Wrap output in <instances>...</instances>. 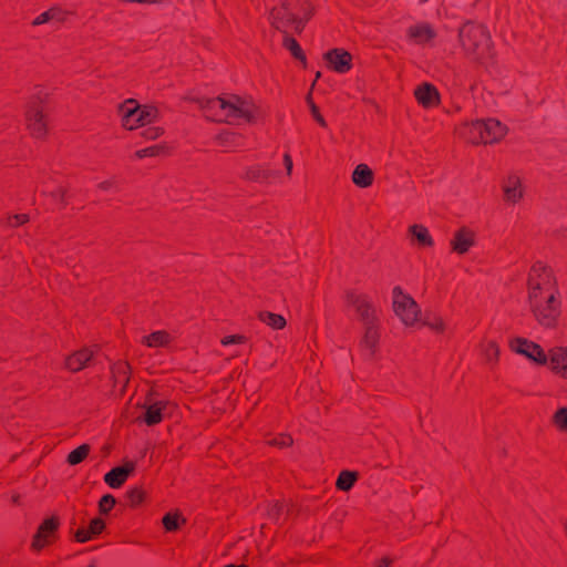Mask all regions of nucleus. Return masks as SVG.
I'll list each match as a JSON object with an SVG mask.
<instances>
[{
	"label": "nucleus",
	"instance_id": "1",
	"mask_svg": "<svg viewBox=\"0 0 567 567\" xmlns=\"http://www.w3.org/2000/svg\"><path fill=\"white\" fill-rule=\"evenodd\" d=\"M527 285L533 316L543 327H554L559 315V303L551 271L542 264L534 265Z\"/></svg>",
	"mask_w": 567,
	"mask_h": 567
},
{
	"label": "nucleus",
	"instance_id": "2",
	"mask_svg": "<svg viewBox=\"0 0 567 567\" xmlns=\"http://www.w3.org/2000/svg\"><path fill=\"white\" fill-rule=\"evenodd\" d=\"M193 101L198 104L206 117L210 120L231 123L238 118L250 122L254 117L252 104L238 95L219 96L216 99L196 97Z\"/></svg>",
	"mask_w": 567,
	"mask_h": 567
},
{
	"label": "nucleus",
	"instance_id": "3",
	"mask_svg": "<svg viewBox=\"0 0 567 567\" xmlns=\"http://www.w3.org/2000/svg\"><path fill=\"white\" fill-rule=\"evenodd\" d=\"M348 302L354 308L362 326V352L367 358L371 357L379 340L377 309L364 296L350 293Z\"/></svg>",
	"mask_w": 567,
	"mask_h": 567
},
{
	"label": "nucleus",
	"instance_id": "4",
	"mask_svg": "<svg viewBox=\"0 0 567 567\" xmlns=\"http://www.w3.org/2000/svg\"><path fill=\"white\" fill-rule=\"evenodd\" d=\"M456 133L474 144H488L498 142L506 134V127L494 118L475 120L465 123Z\"/></svg>",
	"mask_w": 567,
	"mask_h": 567
},
{
	"label": "nucleus",
	"instance_id": "5",
	"mask_svg": "<svg viewBox=\"0 0 567 567\" xmlns=\"http://www.w3.org/2000/svg\"><path fill=\"white\" fill-rule=\"evenodd\" d=\"M272 24L275 28L284 33V45L291 52V54L300 60L301 62H306V56L302 53L297 41L289 37L285 31L287 25H291L296 31H301L303 24L302 21L288 8H284L278 10L276 13L271 14Z\"/></svg>",
	"mask_w": 567,
	"mask_h": 567
},
{
	"label": "nucleus",
	"instance_id": "6",
	"mask_svg": "<svg viewBox=\"0 0 567 567\" xmlns=\"http://www.w3.org/2000/svg\"><path fill=\"white\" fill-rule=\"evenodd\" d=\"M122 123L127 130H134L141 125L153 123L157 118V110L153 106L136 104L134 100H127L120 107Z\"/></svg>",
	"mask_w": 567,
	"mask_h": 567
},
{
	"label": "nucleus",
	"instance_id": "7",
	"mask_svg": "<svg viewBox=\"0 0 567 567\" xmlns=\"http://www.w3.org/2000/svg\"><path fill=\"white\" fill-rule=\"evenodd\" d=\"M393 311L406 327H412L420 318V307L415 300L403 292L400 287H394L392 292Z\"/></svg>",
	"mask_w": 567,
	"mask_h": 567
},
{
	"label": "nucleus",
	"instance_id": "8",
	"mask_svg": "<svg viewBox=\"0 0 567 567\" xmlns=\"http://www.w3.org/2000/svg\"><path fill=\"white\" fill-rule=\"evenodd\" d=\"M462 45L467 51H476L488 47L489 35L484 25L466 23L460 30Z\"/></svg>",
	"mask_w": 567,
	"mask_h": 567
},
{
	"label": "nucleus",
	"instance_id": "9",
	"mask_svg": "<svg viewBox=\"0 0 567 567\" xmlns=\"http://www.w3.org/2000/svg\"><path fill=\"white\" fill-rule=\"evenodd\" d=\"M509 347L516 353L522 354L536 363L546 364L548 361L544 350L538 344L526 339L515 338L511 340Z\"/></svg>",
	"mask_w": 567,
	"mask_h": 567
},
{
	"label": "nucleus",
	"instance_id": "10",
	"mask_svg": "<svg viewBox=\"0 0 567 567\" xmlns=\"http://www.w3.org/2000/svg\"><path fill=\"white\" fill-rule=\"evenodd\" d=\"M502 190L506 203H518L524 196V186L522 178L514 174L508 175L502 182Z\"/></svg>",
	"mask_w": 567,
	"mask_h": 567
},
{
	"label": "nucleus",
	"instance_id": "11",
	"mask_svg": "<svg viewBox=\"0 0 567 567\" xmlns=\"http://www.w3.org/2000/svg\"><path fill=\"white\" fill-rule=\"evenodd\" d=\"M475 233L466 227L457 229L450 241L452 250L456 254H466L475 245Z\"/></svg>",
	"mask_w": 567,
	"mask_h": 567
},
{
	"label": "nucleus",
	"instance_id": "12",
	"mask_svg": "<svg viewBox=\"0 0 567 567\" xmlns=\"http://www.w3.org/2000/svg\"><path fill=\"white\" fill-rule=\"evenodd\" d=\"M414 96L423 107H433L440 103L439 91L427 82L421 83L415 87Z\"/></svg>",
	"mask_w": 567,
	"mask_h": 567
},
{
	"label": "nucleus",
	"instance_id": "13",
	"mask_svg": "<svg viewBox=\"0 0 567 567\" xmlns=\"http://www.w3.org/2000/svg\"><path fill=\"white\" fill-rule=\"evenodd\" d=\"M324 59L336 72L344 73L351 68L352 56L344 50H330L324 54Z\"/></svg>",
	"mask_w": 567,
	"mask_h": 567
},
{
	"label": "nucleus",
	"instance_id": "14",
	"mask_svg": "<svg viewBox=\"0 0 567 567\" xmlns=\"http://www.w3.org/2000/svg\"><path fill=\"white\" fill-rule=\"evenodd\" d=\"M25 120L28 128L35 137H42L45 134V123L41 110L34 104H30L25 111Z\"/></svg>",
	"mask_w": 567,
	"mask_h": 567
},
{
	"label": "nucleus",
	"instance_id": "15",
	"mask_svg": "<svg viewBox=\"0 0 567 567\" xmlns=\"http://www.w3.org/2000/svg\"><path fill=\"white\" fill-rule=\"evenodd\" d=\"M56 527L58 522L54 518L45 519L33 537L32 548L34 550H41L45 545L50 544Z\"/></svg>",
	"mask_w": 567,
	"mask_h": 567
},
{
	"label": "nucleus",
	"instance_id": "16",
	"mask_svg": "<svg viewBox=\"0 0 567 567\" xmlns=\"http://www.w3.org/2000/svg\"><path fill=\"white\" fill-rule=\"evenodd\" d=\"M144 409V421L148 425L157 424L162 421L164 414L166 413L168 409V403L164 401H155V400H148Z\"/></svg>",
	"mask_w": 567,
	"mask_h": 567
},
{
	"label": "nucleus",
	"instance_id": "17",
	"mask_svg": "<svg viewBox=\"0 0 567 567\" xmlns=\"http://www.w3.org/2000/svg\"><path fill=\"white\" fill-rule=\"evenodd\" d=\"M134 471V463H126L125 466L114 467L105 474L104 481L112 488H118Z\"/></svg>",
	"mask_w": 567,
	"mask_h": 567
},
{
	"label": "nucleus",
	"instance_id": "18",
	"mask_svg": "<svg viewBox=\"0 0 567 567\" xmlns=\"http://www.w3.org/2000/svg\"><path fill=\"white\" fill-rule=\"evenodd\" d=\"M547 358H549L551 369L567 378V348H553Z\"/></svg>",
	"mask_w": 567,
	"mask_h": 567
},
{
	"label": "nucleus",
	"instance_id": "19",
	"mask_svg": "<svg viewBox=\"0 0 567 567\" xmlns=\"http://www.w3.org/2000/svg\"><path fill=\"white\" fill-rule=\"evenodd\" d=\"M409 35L420 44L429 43L435 38L436 32L429 23H417L408 30Z\"/></svg>",
	"mask_w": 567,
	"mask_h": 567
},
{
	"label": "nucleus",
	"instance_id": "20",
	"mask_svg": "<svg viewBox=\"0 0 567 567\" xmlns=\"http://www.w3.org/2000/svg\"><path fill=\"white\" fill-rule=\"evenodd\" d=\"M93 352L89 349H82L68 357L65 368L70 371H79L84 368L85 363L92 358Z\"/></svg>",
	"mask_w": 567,
	"mask_h": 567
},
{
	"label": "nucleus",
	"instance_id": "21",
	"mask_svg": "<svg viewBox=\"0 0 567 567\" xmlns=\"http://www.w3.org/2000/svg\"><path fill=\"white\" fill-rule=\"evenodd\" d=\"M353 183L362 188H365L372 184L373 173L365 164H359L352 173Z\"/></svg>",
	"mask_w": 567,
	"mask_h": 567
},
{
	"label": "nucleus",
	"instance_id": "22",
	"mask_svg": "<svg viewBox=\"0 0 567 567\" xmlns=\"http://www.w3.org/2000/svg\"><path fill=\"white\" fill-rule=\"evenodd\" d=\"M171 340V334L163 330L154 331L150 336H145L142 338V342L150 348L168 347Z\"/></svg>",
	"mask_w": 567,
	"mask_h": 567
},
{
	"label": "nucleus",
	"instance_id": "23",
	"mask_svg": "<svg viewBox=\"0 0 567 567\" xmlns=\"http://www.w3.org/2000/svg\"><path fill=\"white\" fill-rule=\"evenodd\" d=\"M258 318L272 329L279 330L286 326V319L282 316L269 311H260Z\"/></svg>",
	"mask_w": 567,
	"mask_h": 567
},
{
	"label": "nucleus",
	"instance_id": "24",
	"mask_svg": "<svg viewBox=\"0 0 567 567\" xmlns=\"http://www.w3.org/2000/svg\"><path fill=\"white\" fill-rule=\"evenodd\" d=\"M275 176H276L275 172H272L268 168H262V167L250 168L246 174V177L248 179L257 181L260 183H270L271 178Z\"/></svg>",
	"mask_w": 567,
	"mask_h": 567
},
{
	"label": "nucleus",
	"instance_id": "25",
	"mask_svg": "<svg viewBox=\"0 0 567 567\" xmlns=\"http://www.w3.org/2000/svg\"><path fill=\"white\" fill-rule=\"evenodd\" d=\"M412 236L422 245L431 246L433 244L432 237L427 228L419 225H413L410 228Z\"/></svg>",
	"mask_w": 567,
	"mask_h": 567
},
{
	"label": "nucleus",
	"instance_id": "26",
	"mask_svg": "<svg viewBox=\"0 0 567 567\" xmlns=\"http://www.w3.org/2000/svg\"><path fill=\"white\" fill-rule=\"evenodd\" d=\"M89 452H90V446L87 444H82L81 446H79L78 449H75L74 451H72L69 454L68 463L70 465H76V464L81 463L86 457Z\"/></svg>",
	"mask_w": 567,
	"mask_h": 567
},
{
	"label": "nucleus",
	"instance_id": "27",
	"mask_svg": "<svg viewBox=\"0 0 567 567\" xmlns=\"http://www.w3.org/2000/svg\"><path fill=\"white\" fill-rule=\"evenodd\" d=\"M357 480V475L353 472L343 471L340 473L337 486L342 491H349Z\"/></svg>",
	"mask_w": 567,
	"mask_h": 567
},
{
	"label": "nucleus",
	"instance_id": "28",
	"mask_svg": "<svg viewBox=\"0 0 567 567\" xmlns=\"http://www.w3.org/2000/svg\"><path fill=\"white\" fill-rule=\"evenodd\" d=\"M482 354L487 362L493 363L497 360L499 354V348L494 341H489L486 344H482Z\"/></svg>",
	"mask_w": 567,
	"mask_h": 567
},
{
	"label": "nucleus",
	"instance_id": "29",
	"mask_svg": "<svg viewBox=\"0 0 567 567\" xmlns=\"http://www.w3.org/2000/svg\"><path fill=\"white\" fill-rule=\"evenodd\" d=\"M60 13V7L53 6L49 10L44 11L40 16H38L33 21L32 25L38 27L44 23H48L50 20H53V13Z\"/></svg>",
	"mask_w": 567,
	"mask_h": 567
},
{
	"label": "nucleus",
	"instance_id": "30",
	"mask_svg": "<svg viewBox=\"0 0 567 567\" xmlns=\"http://www.w3.org/2000/svg\"><path fill=\"white\" fill-rule=\"evenodd\" d=\"M127 371H128V365L126 363L118 364L113 370L116 382H123V384L125 385L128 381Z\"/></svg>",
	"mask_w": 567,
	"mask_h": 567
},
{
	"label": "nucleus",
	"instance_id": "31",
	"mask_svg": "<svg viewBox=\"0 0 567 567\" xmlns=\"http://www.w3.org/2000/svg\"><path fill=\"white\" fill-rule=\"evenodd\" d=\"M554 422L559 429L567 430V408H561L555 413Z\"/></svg>",
	"mask_w": 567,
	"mask_h": 567
},
{
	"label": "nucleus",
	"instance_id": "32",
	"mask_svg": "<svg viewBox=\"0 0 567 567\" xmlns=\"http://www.w3.org/2000/svg\"><path fill=\"white\" fill-rule=\"evenodd\" d=\"M178 515L167 514L163 518V525L167 530H176L178 528Z\"/></svg>",
	"mask_w": 567,
	"mask_h": 567
},
{
	"label": "nucleus",
	"instance_id": "33",
	"mask_svg": "<svg viewBox=\"0 0 567 567\" xmlns=\"http://www.w3.org/2000/svg\"><path fill=\"white\" fill-rule=\"evenodd\" d=\"M424 324L427 326L429 328H431L434 331H442L443 328H444V322L439 317H434V318L427 317L424 320Z\"/></svg>",
	"mask_w": 567,
	"mask_h": 567
},
{
	"label": "nucleus",
	"instance_id": "34",
	"mask_svg": "<svg viewBox=\"0 0 567 567\" xmlns=\"http://www.w3.org/2000/svg\"><path fill=\"white\" fill-rule=\"evenodd\" d=\"M114 504L115 498L112 495L106 494L100 501V511L106 514L113 507Z\"/></svg>",
	"mask_w": 567,
	"mask_h": 567
},
{
	"label": "nucleus",
	"instance_id": "35",
	"mask_svg": "<svg viewBox=\"0 0 567 567\" xmlns=\"http://www.w3.org/2000/svg\"><path fill=\"white\" fill-rule=\"evenodd\" d=\"M128 498L132 505L136 506L144 499V492L140 488H133L128 492Z\"/></svg>",
	"mask_w": 567,
	"mask_h": 567
},
{
	"label": "nucleus",
	"instance_id": "36",
	"mask_svg": "<svg viewBox=\"0 0 567 567\" xmlns=\"http://www.w3.org/2000/svg\"><path fill=\"white\" fill-rule=\"evenodd\" d=\"M104 522L100 518H94L91 520L89 525V533H91V536L100 534L104 529Z\"/></svg>",
	"mask_w": 567,
	"mask_h": 567
},
{
	"label": "nucleus",
	"instance_id": "37",
	"mask_svg": "<svg viewBox=\"0 0 567 567\" xmlns=\"http://www.w3.org/2000/svg\"><path fill=\"white\" fill-rule=\"evenodd\" d=\"M162 128L159 127H148L142 132V135L146 140H155L162 134Z\"/></svg>",
	"mask_w": 567,
	"mask_h": 567
},
{
	"label": "nucleus",
	"instance_id": "38",
	"mask_svg": "<svg viewBox=\"0 0 567 567\" xmlns=\"http://www.w3.org/2000/svg\"><path fill=\"white\" fill-rule=\"evenodd\" d=\"M159 148L157 146L147 147L144 150H140L135 153V156L138 158H143L146 156H155L158 154Z\"/></svg>",
	"mask_w": 567,
	"mask_h": 567
},
{
	"label": "nucleus",
	"instance_id": "39",
	"mask_svg": "<svg viewBox=\"0 0 567 567\" xmlns=\"http://www.w3.org/2000/svg\"><path fill=\"white\" fill-rule=\"evenodd\" d=\"M308 102H309V106H310V111H311V114L312 116L315 117V120L322 126H326V121L324 118L320 115L319 113V110L318 107L316 106L315 103H312L309 99H308Z\"/></svg>",
	"mask_w": 567,
	"mask_h": 567
},
{
	"label": "nucleus",
	"instance_id": "40",
	"mask_svg": "<svg viewBox=\"0 0 567 567\" xmlns=\"http://www.w3.org/2000/svg\"><path fill=\"white\" fill-rule=\"evenodd\" d=\"M116 186V179L115 178H109L101 183H99L97 187L103 192H110L114 189Z\"/></svg>",
	"mask_w": 567,
	"mask_h": 567
},
{
	"label": "nucleus",
	"instance_id": "41",
	"mask_svg": "<svg viewBox=\"0 0 567 567\" xmlns=\"http://www.w3.org/2000/svg\"><path fill=\"white\" fill-rule=\"evenodd\" d=\"M243 342H245V337H243V336H229V337H225L221 340L223 346H230V344L243 343Z\"/></svg>",
	"mask_w": 567,
	"mask_h": 567
},
{
	"label": "nucleus",
	"instance_id": "42",
	"mask_svg": "<svg viewBox=\"0 0 567 567\" xmlns=\"http://www.w3.org/2000/svg\"><path fill=\"white\" fill-rule=\"evenodd\" d=\"M74 537L79 543H85L92 538L91 533H89L87 529H78Z\"/></svg>",
	"mask_w": 567,
	"mask_h": 567
},
{
	"label": "nucleus",
	"instance_id": "43",
	"mask_svg": "<svg viewBox=\"0 0 567 567\" xmlns=\"http://www.w3.org/2000/svg\"><path fill=\"white\" fill-rule=\"evenodd\" d=\"M60 13H56L54 12L53 13V19L58 22V23H64L65 20H66V17L69 16V11L68 10H64L62 8H60Z\"/></svg>",
	"mask_w": 567,
	"mask_h": 567
},
{
	"label": "nucleus",
	"instance_id": "44",
	"mask_svg": "<svg viewBox=\"0 0 567 567\" xmlns=\"http://www.w3.org/2000/svg\"><path fill=\"white\" fill-rule=\"evenodd\" d=\"M11 218H13L16 220V224H11L9 221L10 226H16L17 224H24L29 220V216L25 214H18V215L12 216Z\"/></svg>",
	"mask_w": 567,
	"mask_h": 567
},
{
	"label": "nucleus",
	"instance_id": "45",
	"mask_svg": "<svg viewBox=\"0 0 567 567\" xmlns=\"http://www.w3.org/2000/svg\"><path fill=\"white\" fill-rule=\"evenodd\" d=\"M274 443L280 446H287L292 443V440L290 436L284 435L280 440H276Z\"/></svg>",
	"mask_w": 567,
	"mask_h": 567
},
{
	"label": "nucleus",
	"instance_id": "46",
	"mask_svg": "<svg viewBox=\"0 0 567 567\" xmlns=\"http://www.w3.org/2000/svg\"><path fill=\"white\" fill-rule=\"evenodd\" d=\"M284 163H285V166H286L287 174L290 175L291 171H292V161H291V157L288 154H285Z\"/></svg>",
	"mask_w": 567,
	"mask_h": 567
},
{
	"label": "nucleus",
	"instance_id": "47",
	"mask_svg": "<svg viewBox=\"0 0 567 567\" xmlns=\"http://www.w3.org/2000/svg\"><path fill=\"white\" fill-rule=\"evenodd\" d=\"M391 560L389 558H382L375 567H389Z\"/></svg>",
	"mask_w": 567,
	"mask_h": 567
},
{
	"label": "nucleus",
	"instance_id": "48",
	"mask_svg": "<svg viewBox=\"0 0 567 567\" xmlns=\"http://www.w3.org/2000/svg\"><path fill=\"white\" fill-rule=\"evenodd\" d=\"M64 194V190L62 188L58 189L55 193L52 194L54 198H62Z\"/></svg>",
	"mask_w": 567,
	"mask_h": 567
},
{
	"label": "nucleus",
	"instance_id": "49",
	"mask_svg": "<svg viewBox=\"0 0 567 567\" xmlns=\"http://www.w3.org/2000/svg\"><path fill=\"white\" fill-rule=\"evenodd\" d=\"M225 567H247V566H245V565H239V566H237V565H227Z\"/></svg>",
	"mask_w": 567,
	"mask_h": 567
},
{
	"label": "nucleus",
	"instance_id": "50",
	"mask_svg": "<svg viewBox=\"0 0 567 567\" xmlns=\"http://www.w3.org/2000/svg\"><path fill=\"white\" fill-rule=\"evenodd\" d=\"M12 499H13V502H17L18 501V496H13Z\"/></svg>",
	"mask_w": 567,
	"mask_h": 567
}]
</instances>
